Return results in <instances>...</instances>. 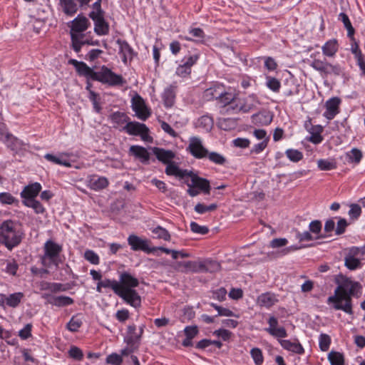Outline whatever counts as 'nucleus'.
<instances>
[{
    "label": "nucleus",
    "mask_w": 365,
    "mask_h": 365,
    "mask_svg": "<svg viewBox=\"0 0 365 365\" xmlns=\"http://www.w3.org/2000/svg\"><path fill=\"white\" fill-rule=\"evenodd\" d=\"M331 338L327 334H321L319 338V346L322 351H327L329 349Z\"/></svg>",
    "instance_id": "a18cd8bd"
},
{
    "label": "nucleus",
    "mask_w": 365,
    "mask_h": 365,
    "mask_svg": "<svg viewBox=\"0 0 365 365\" xmlns=\"http://www.w3.org/2000/svg\"><path fill=\"white\" fill-rule=\"evenodd\" d=\"M41 190V184L39 182H34L24 187L20 195L24 200H34L40 192Z\"/></svg>",
    "instance_id": "a211bd4d"
},
{
    "label": "nucleus",
    "mask_w": 365,
    "mask_h": 365,
    "mask_svg": "<svg viewBox=\"0 0 365 365\" xmlns=\"http://www.w3.org/2000/svg\"><path fill=\"white\" fill-rule=\"evenodd\" d=\"M43 298L47 299V302L58 307H66L73 304V299L67 296H54L45 294Z\"/></svg>",
    "instance_id": "f3484780"
},
{
    "label": "nucleus",
    "mask_w": 365,
    "mask_h": 365,
    "mask_svg": "<svg viewBox=\"0 0 365 365\" xmlns=\"http://www.w3.org/2000/svg\"><path fill=\"white\" fill-rule=\"evenodd\" d=\"M101 1L102 0H97L95 3L93 4L92 8L93 11L90 13V18H92V16L94 17L104 16V11L101 9Z\"/></svg>",
    "instance_id": "680f3d73"
},
{
    "label": "nucleus",
    "mask_w": 365,
    "mask_h": 365,
    "mask_svg": "<svg viewBox=\"0 0 365 365\" xmlns=\"http://www.w3.org/2000/svg\"><path fill=\"white\" fill-rule=\"evenodd\" d=\"M110 118L112 123H113L114 127H117L118 125H123L125 123H127V121L129 119V118L125 113L118 111L112 113L110 115Z\"/></svg>",
    "instance_id": "72a5a7b5"
},
{
    "label": "nucleus",
    "mask_w": 365,
    "mask_h": 365,
    "mask_svg": "<svg viewBox=\"0 0 365 365\" xmlns=\"http://www.w3.org/2000/svg\"><path fill=\"white\" fill-rule=\"evenodd\" d=\"M310 66L324 77L329 76H339L343 74V68L339 64L333 65L327 61L314 59L312 61Z\"/></svg>",
    "instance_id": "39448f33"
},
{
    "label": "nucleus",
    "mask_w": 365,
    "mask_h": 365,
    "mask_svg": "<svg viewBox=\"0 0 365 365\" xmlns=\"http://www.w3.org/2000/svg\"><path fill=\"white\" fill-rule=\"evenodd\" d=\"M138 285V279L131 275L130 273L124 272L120 274L118 282V286L120 287V289H134Z\"/></svg>",
    "instance_id": "dca6fc26"
},
{
    "label": "nucleus",
    "mask_w": 365,
    "mask_h": 365,
    "mask_svg": "<svg viewBox=\"0 0 365 365\" xmlns=\"http://www.w3.org/2000/svg\"><path fill=\"white\" fill-rule=\"evenodd\" d=\"M62 246L51 240H47L43 245V255L41 257L42 264L46 267L54 266L58 267L60 262V254Z\"/></svg>",
    "instance_id": "20e7f679"
},
{
    "label": "nucleus",
    "mask_w": 365,
    "mask_h": 365,
    "mask_svg": "<svg viewBox=\"0 0 365 365\" xmlns=\"http://www.w3.org/2000/svg\"><path fill=\"white\" fill-rule=\"evenodd\" d=\"M68 354L70 358L76 361H80L83 359V353L82 350L76 346H71Z\"/></svg>",
    "instance_id": "de8ad7c7"
},
{
    "label": "nucleus",
    "mask_w": 365,
    "mask_h": 365,
    "mask_svg": "<svg viewBox=\"0 0 365 365\" xmlns=\"http://www.w3.org/2000/svg\"><path fill=\"white\" fill-rule=\"evenodd\" d=\"M191 68H190L182 63V64H180L177 67L175 73L177 76L180 77L185 78L190 76V74L191 73Z\"/></svg>",
    "instance_id": "69168bd1"
},
{
    "label": "nucleus",
    "mask_w": 365,
    "mask_h": 365,
    "mask_svg": "<svg viewBox=\"0 0 365 365\" xmlns=\"http://www.w3.org/2000/svg\"><path fill=\"white\" fill-rule=\"evenodd\" d=\"M68 63L76 68L79 75L83 76L88 79L97 81L103 83H107L112 86H122L125 83L122 76L113 73L110 69L105 66L101 67L100 71L96 72L83 61H78L76 59H70Z\"/></svg>",
    "instance_id": "f03ea898"
},
{
    "label": "nucleus",
    "mask_w": 365,
    "mask_h": 365,
    "mask_svg": "<svg viewBox=\"0 0 365 365\" xmlns=\"http://www.w3.org/2000/svg\"><path fill=\"white\" fill-rule=\"evenodd\" d=\"M132 109L136 116L142 120L148 119L151 114L143 99L138 95L132 98Z\"/></svg>",
    "instance_id": "9b49d317"
},
{
    "label": "nucleus",
    "mask_w": 365,
    "mask_h": 365,
    "mask_svg": "<svg viewBox=\"0 0 365 365\" xmlns=\"http://www.w3.org/2000/svg\"><path fill=\"white\" fill-rule=\"evenodd\" d=\"M255 122H259L262 124L268 125L272 122V118L270 115L264 113H258L252 115Z\"/></svg>",
    "instance_id": "bf43d9fd"
},
{
    "label": "nucleus",
    "mask_w": 365,
    "mask_h": 365,
    "mask_svg": "<svg viewBox=\"0 0 365 365\" xmlns=\"http://www.w3.org/2000/svg\"><path fill=\"white\" fill-rule=\"evenodd\" d=\"M24 237V233L16 222L6 220L0 224V244L9 250L18 246Z\"/></svg>",
    "instance_id": "7ed1b4c3"
},
{
    "label": "nucleus",
    "mask_w": 365,
    "mask_h": 365,
    "mask_svg": "<svg viewBox=\"0 0 365 365\" xmlns=\"http://www.w3.org/2000/svg\"><path fill=\"white\" fill-rule=\"evenodd\" d=\"M116 43L119 46V53L122 56V61L127 64L128 61H131L136 53L126 41L118 39Z\"/></svg>",
    "instance_id": "2eb2a0df"
},
{
    "label": "nucleus",
    "mask_w": 365,
    "mask_h": 365,
    "mask_svg": "<svg viewBox=\"0 0 365 365\" xmlns=\"http://www.w3.org/2000/svg\"><path fill=\"white\" fill-rule=\"evenodd\" d=\"M328 359L331 365H344V357L340 352L331 351L328 354Z\"/></svg>",
    "instance_id": "c9c22d12"
},
{
    "label": "nucleus",
    "mask_w": 365,
    "mask_h": 365,
    "mask_svg": "<svg viewBox=\"0 0 365 365\" xmlns=\"http://www.w3.org/2000/svg\"><path fill=\"white\" fill-rule=\"evenodd\" d=\"M361 214V208L357 204H351L349 215L351 219H357Z\"/></svg>",
    "instance_id": "774afa93"
},
{
    "label": "nucleus",
    "mask_w": 365,
    "mask_h": 365,
    "mask_svg": "<svg viewBox=\"0 0 365 365\" xmlns=\"http://www.w3.org/2000/svg\"><path fill=\"white\" fill-rule=\"evenodd\" d=\"M152 232L156 235L157 238L158 239H163L165 241L170 240V235L169 232L161 226H158L153 229Z\"/></svg>",
    "instance_id": "c03bdc74"
},
{
    "label": "nucleus",
    "mask_w": 365,
    "mask_h": 365,
    "mask_svg": "<svg viewBox=\"0 0 365 365\" xmlns=\"http://www.w3.org/2000/svg\"><path fill=\"white\" fill-rule=\"evenodd\" d=\"M322 53L324 56L333 57L338 51V43L336 39H331L322 46Z\"/></svg>",
    "instance_id": "c756f323"
},
{
    "label": "nucleus",
    "mask_w": 365,
    "mask_h": 365,
    "mask_svg": "<svg viewBox=\"0 0 365 365\" xmlns=\"http://www.w3.org/2000/svg\"><path fill=\"white\" fill-rule=\"evenodd\" d=\"M318 168L321 170H331L336 168V163L328 160L320 159L317 161Z\"/></svg>",
    "instance_id": "13d9d810"
},
{
    "label": "nucleus",
    "mask_w": 365,
    "mask_h": 365,
    "mask_svg": "<svg viewBox=\"0 0 365 365\" xmlns=\"http://www.w3.org/2000/svg\"><path fill=\"white\" fill-rule=\"evenodd\" d=\"M344 264L350 270H355L361 267L360 259L347 255L344 258Z\"/></svg>",
    "instance_id": "e433bc0d"
},
{
    "label": "nucleus",
    "mask_w": 365,
    "mask_h": 365,
    "mask_svg": "<svg viewBox=\"0 0 365 365\" xmlns=\"http://www.w3.org/2000/svg\"><path fill=\"white\" fill-rule=\"evenodd\" d=\"M106 361L107 364L112 365H121L123 359L120 355L113 353L106 357Z\"/></svg>",
    "instance_id": "338daca9"
},
{
    "label": "nucleus",
    "mask_w": 365,
    "mask_h": 365,
    "mask_svg": "<svg viewBox=\"0 0 365 365\" xmlns=\"http://www.w3.org/2000/svg\"><path fill=\"white\" fill-rule=\"evenodd\" d=\"M123 130L129 135H140L143 140H148L149 129L143 123L136 121L128 122Z\"/></svg>",
    "instance_id": "1a4fd4ad"
},
{
    "label": "nucleus",
    "mask_w": 365,
    "mask_h": 365,
    "mask_svg": "<svg viewBox=\"0 0 365 365\" xmlns=\"http://www.w3.org/2000/svg\"><path fill=\"white\" fill-rule=\"evenodd\" d=\"M83 36V35L71 32L72 47L76 53H78L81 49V46L86 43V41H81Z\"/></svg>",
    "instance_id": "4c0bfd02"
},
{
    "label": "nucleus",
    "mask_w": 365,
    "mask_h": 365,
    "mask_svg": "<svg viewBox=\"0 0 365 365\" xmlns=\"http://www.w3.org/2000/svg\"><path fill=\"white\" fill-rule=\"evenodd\" d=\"M64 154H60L58 156L53 155L50 153H47L44 155V158L49 162H51L56 165H63L65 167L70 168L71 167V164L67 160L63 159V155Z\"/></svg>",
    "instance_id": "2f4dec72"
},
{
    "label": "nucleus",
    "mask_w": 365,
    "mask_h": 365,
    "mask_svg": "<svg viewBox=\"0 0 365 365\" xmlns=\"http://www.w3.org/2000/svg\"><path fill=\"white\" fill-rule=\"evenodd\" d=\"M219 126L225 130L234 129L236 126V121L232 118H222L219 120Z\"/></svg>",
    "instance_id": "49530a36"
},
{
    "label": "nucleus",
    "mask_w": 365,
    "mask_h": 365,
    "mask_svg": "<svg viewBox=\"0 0 365 365\" xmlns=\"http://www.w3.org/2000/svg\"><path fill=\"white\" fill-rule=\"evenodd\" d=\"M71 32L79 34L88 29L89 21L86 17L78 15L71 21Z\"/></svg>",
    "instance_id": "412c9836"
},
{
    "label": "nucleus",
    "mask_w": 365,
    "mask_h": 365,
    "mask_svg": "<svg viewBox=\"0 0 365 365\" xmlns=\"http://www.w3.org/2000/svg\"><path fill=\"white\" fill-rule=\"evenodd\" d=\"M286 155L291 161L295 163L299 162L303 158L302 153L294 149L287 150Z\"/></svg>",
    "instance_id": "864d4df0"
},
{
    "label": "nucleus",
    "mask_w": 365,
    "mask_h": 365,
    "mask_svg": "<svg viewBox=\"0 0 365 365\" xmlns=\"http://www.w3.org/2000/svg\"><path fill=\"white\" fill-rule=\"evenodd\" d=\"M22 203L28 207L34 209L36 214H43L46 212V209L43 205L39 202L34 200H23Z\"/></svg>",
    "instance_id": "473e14b6"
},
{
    "label": "nucleus",
    "mask_w": 365,
    "mask_h": 365,
    "mask_svg": "<svg viewBox=\"0 0 365 365\" xmlns=\"http://www.w3.org/2000/svg\"><path fill=\"white\" fill-rule=\"evenodd\" d=\"M250 354L256 365H261L263 363L264 357L261 349L253 348L250 351Z\"/></svg>",
    "instance_id": "4d7b16f0"
},
{
    "label": "nucleus",
    "mask_w": 365,
    "mask_h": 365,
    "mask_svg": "<svg viewBox=\"0 0 365 365\" xmlns=\"http://www.w3.org/2000/svg\"><path fill=\"white\" fill-rule=\"evenodd\" d=\"M42 289L50 290L51 292H54V293L65 290L62 284L55 283V282H53V283L46 282L43 285Z\"/></svg>",
    "instance_id": "e2e57ef3"
},
{
    "label": "nucleus",
    "mask_w": 365,
    "mask_h": 365,
    "mask_svg": "<svg viewBox=\"0 0 365 365\" xmlns=\"http://www.w3.org/2000/svg\"><path fill=\"white\" fill-rule=\"evenodd\" d=\"M63 11L68 16H73L78 11V4L75 0H59Z\"/></svg>",
    "instance_id": "cd10ccee"
},
{
    "label": "nucleus",
    "mask_w": 365,
    "mask_h": 365,
    "mask_svg": "<svg viewBox=\"0 0 365 365\" xmlns=\"http://www.w3.org/2000/svg\"><path fill=\"white\" fill-rule=\"evenodd\" d=\"M84 257L93 264H98L100 262L98 255L93 250H86L84 253Z\"/></svg>",
    "instance_id": "0e129e2a"
},
{
    "label": "nucleus",
    "mask_w": 365,
    "mask_h": 365,
    "mask_svg": "<svg viewBox=\"0 0 365 365\" xmlns=\"http://www.w3.org/2000/svg\"><path fill=\"white\" fill-rule=\"evenodd\" d=\"M163 98L166 107H171L173 105L175 98V91L174 86H169L165 89Z\"/></svg>",
    "instance_id": "7c9ffc66"
},
{
    "label": "nucleus",
    "mask_w": 365,
    "mask_h": 365,
    "mask_svg": "<svg viewBox=\"0 0 365 365\" xmlns=\"http://www.w3.org/2000/svg\"><path fill=\"white\" fill-rule=\"evenodd\" d=\"M207 95H211L212 98H215L218 101L219 103L222 106L221 110L226 108V107L237 96V94L232 92H221L220 93H217V90L214 88L207 89Z\"/></svg>",
    "instance_id": "ddd939ff"
},
{
    "label": "nucleus",
    "mask_w": 365,
    "mask_h": 365,
    "mask_svg": "<svg viewBox=\"0 0 365 365\" xmlns=\"http://www.w3.org/2000/svg\"><path fill=\"white\" fill-rule=\"evenodd\" d=\"M130 153L143 163L149 161L150 154L144 147L132 145L130 148Z\"/></svg>",
    "instance_id": "b1692460"
},
{
    "label": "nucleus",
    "mask_w": 365,
    "mask_h": 365,
    "mask_svg": "<svg viewBox=\"0 0 365 365\" xmlns=\"http://www.w3.org/2000/svg\"><path fill=\"white\" fill-rule=\"evenodd\" d=\"M341 99L333 97L325 103L326 111L323 115L328 120H332L339 113Z\"/></svg>",
    "instance_id": "4468645a"
},
{
    "label": "nucleus",
    "mask_w": 365,
    "mask_h": 365,
    "mask_svg": "<svg viewBox=\"0 0 365 365\" xmlns=\"http://www.w3.org/2000/svg\"><path fill=\"white\" fill-rule=\"evenodd\" d=\"M88 98L93 103L94 110L97 113H100L101 110V106H100V98L98 96V94H97L93 91H90Z\"/></svg>",
    "instance_id": "052dcab7"
},
{
    "label": "nucleus",
    "mask_w": 365,
    "mask_h": 365,
    "mask_svg": "<svg viewBox=\"0 0 365 365\" xmlns=\"http://www.w3.org/2000/svg\"><path fill=\"white\" fill-rule=\"evenodd\" d=\"M83 324L82 319L80 318V315L77 314L73 316L70 321L68 322L66 327L71 332H76L81 328Z\"/></svg>",
    "instance_id": "f704fd0d"
},
{
    "label": "nucleus",
    "mask_w": 365,
    "mask_h": 365,
    "mask_svg": "<svg viewBox=\"0 0 365 365\" xmlns=\"http://www.w3.org/2000/svg\"><path fill=\"white\" fill-rule=\"evenodd\" d=\"M279 343L284 349L295 354H302L304 352L303 346L299 341L292 342L289 340L282 339Z\"/></svg>",
    "instance_id": "bb28decb"
},
{
    "label": "nucleus",
    "mask_w": 365,
    "mask_h": 365,
    "mask_svg": "<svg viewBox=\"0 0 365 365\" xmlns=\"http://www.w3.org/2000/svg\"><path fill=\"white\" fill-rule=\"evenodd\" d=\"M277 301L275 294L269 292L262 294L257 298V304L267 308L272 307Z\"/></svg>",
    "instance_id": "a878e982"
},
{
    "label": "nucleus",
    "mask_w": 365,
    "mask_h": 365,
    "mask_svg": "<svg viewBox=\"0 0 365 365\" xmlns=\"http://www.w3.org/2000/svg\"><path fill=\"white\" fill-rule=\"evenodd\" d=\"M24 297L23 292H15L9 295L0 294V306L16 308L20 304Z\"/></svg>",
    "instance_id": "f8f14e48"
},
{
    "label": "nucleus",
    "mask_w": 365,
    "mask_h": 365,
    "mask_svg": "<svg viewBox=\"0 0 365 365\" xmlns=\"http://www.w3.org/2000/svg\"><path fill=\"white\" fill-rule=\"evenodd\" d=\"M89 186L92 190H100L106 187L108 185V180L105 177H98L93 175L88 180Z\"/></svg>",
    "instance_id": "393cba45"
},
{
    "label": "nucleus",
    "mask_w": 365,
    "mask_h": 365,
    "mask_svg": "<svg viewBox=\"0 0 365 365\" xmlns=\"http://www.w3.org/2000/svg\"><path fill=\"white\" fill-rule=\"evenodd\" d=\"M207 157L210 161L217 165H223L226 162L225 158L216 152L208 153Z\"/></svg>",
    "instance_id": "6e6d98bb"
},
{
    "label": "nucleus",
    "mask_w": 365,
    "mask_h": 365,
    "mask_svg": "<svg viewBox=\"0 0 365 365\" xmlns=\"http://www.w3.org/2000/svg\"><path fill=\"white\" fill-rule=\"evenodd\" d=\"M117 295L126 304L134 308L141 306V297L135 289H120Z\"/></svg>",
    "instance_id": "6e6552de"
},
{
    "label": "nucleus",
    "mask_w": 365,
    "mask_h": 365,
    "mask_svg": "<svg viewBox=\"0 0 365 365\" xmlns=\"http://www.w3.org/2000/svg\"><path fill=\"white\" fill-rule=\"evenodd\" d=\"M153 152L159 161L166 165L172 162V160L175 157V153L172 150H165L158 147L153 148Z\"/></svg>",
    "instance_id": "6ab92c4d"
},
{
    "label": "nucleus",
    "mask_w": 365,
    "mask_h": 365,
    "mask_svg": "<svg viewBox=\"0 0 365 365\" xmlns=\"http://www.w3.org/2000/svg\"><path fill=\"white\" fill-rule=\"evenodd\" d=\"M191 178L192 185L200 189L204 193L209 194L210 190V182L205 178L198 177L191 172V175H188Z\"/></svg>",
    "instance_id": "5701e85b"
},
{
    "label": "nucleus",
    "mask_w": 365,
    "mask_h": 365,
    "mask_svg": "<svg viewBox=\"0 0 365 365\" xmlns=\"http://www.w3.org/2000/svg\"><path fill=\"white\" fill-rule=\"evenodd\" d=\"M205 272L214 273L220 269V264L219 262L214 260H205Z\"/></svg>",
    "instance_id": "8fccbe9b"
},
{
    "label": "nucleus",
    "mask_w": 365,
    "mask_h": 365,
    "mask_svg": "<svg viewBox=\"0 0 365 365\" xmlns=\"http://www.w3.org/2000/svg\"><path fill=\"white\" fill-rule=\"evenodd\" d=\"M165 173L168 175H172L180 179L191 175V172L187 170H181L176 164L173 162L168 163L165 168Z\"/></svg>",
    "instance_id": "4be33fe9"
},
{
    "label": "nucleus",
    "mask_w": 365,
    "mask_h": 365,
    "mask_svg": "<svg viewBox=\"0 0 365 365\" xmlns=\"http://www.w3.org/2000/svg\"><path fill=\"white\" fill-rule=\"evenodd\" d=\"M197 123L200 127L209 130L213 125V120L208 115H203L198 119Z\"/></svg>",
    "instance_id": "3c124183"
},
{
    "label": "nucleus",
    "mask_w": 365,
    "mask_h": 365,
    "mask_svg": "<svg viewBox=\"0 0 365 365\" xmlns=\"http://www.w3.org/2000/svg\"><path fill=\"white\" fill-rule=\"evenodd\" d=\"M339 19L344 23L345 28L347 29L348 36L353 37L354 34V29L350 22L349 16L344 13H340Z\"/></svg>",
    "instance_id": "ea45409f"
},
{
    "label": "nucleus",
    "mask_w": 365,
    "mask_h": 365,
    "mask_svg": "<svg viewBox=\"0 0 365 365\" xmlns=\"http://www.w3.org/2000/svg\"><path fill=\"white\" fill-rule=\"evenodd\" d=\"M187 150L192 156L198 159L206 158L208 154V150L203 146L201 139L198 137L190 138Z\"/></svg>",
    "instance_id": "9d476101"
},
{
    "label": "nucleus",
    "mask_w": 365,
    "mask_h": 365,
    "mask_svg": "<svg viewBox=\"0 0 365 365\" xmlns=\"http://www.w3.org/2000/svg\"><path fill=\"white\" fill-rule=\"evenodd\" d=\"M266 85L270 90L276 93L279 91L281 87L280 81L276 78L271 76L267 77Z\"/></svg>",
    "instance_id": "09e8293b"
},
{
    "label": "nucleus",
    "mask_w": 365,
    "mask_h": 365,
    "mask_svg": "<svg viewBox=\"0 0 365 365\" xmlns=\"http://www.w3.org/2000/svg\"><path fill=\"white\" fill-rule=\"evenodd\" d=\"M0 202L3 205H19V200L9 192L0 193Z\"/></svg>",
    "instance_id": "58836bf2"
},
{
    "label": "nucleus",
    "mask_w": 365,
    "mask_h": 365,
    "mask_svg": "<svg viewBox=\"0 0 365 365\" xmlns=\"http://www.w3.org/2000/svg\"><path fill=\"white\" fill-rule=\"evenodd\" d=\"M346 155L349 158V162L354 163L355 164H359L363 156L361 151L357 148L351 149Z\"/></svg>",
    "instance_id": "79ce46f5"
},
{
    "label": "nucleus",
    "mask_w": 365,
    "mask_h": 365,
    "mask_svg": "<svg viewBox=\"0 0 365 365\" xmlns=\"http://www.w3.org/2000/svg\"><path fill=\"white\" fill-rule=\"evenodd\" d=\"M217 206L216 204H211L210 205H205L202 203H197L195 206V211L199 214H204L206 212L214 211L217 209Z\"/></svg>",
    "instance_id": "603ef678"
},
{
    "label": "nucleus",
    "mask_w": 365,
    "mask_h": 365,
    "mask_svg": "<svg viewBox=\"0 0 365 365\" xmlns=\"http://www.w3.org/2000/svg\"><path fill=\"white\" fill-rule=\"evenodd\" d=\"M200 54L199 52H195L193 53H190L188 56H185L182 59V63L186 65L187 67L192 69V67L196 64L197 61L199 60Z\"/></svg>",
    "instance_id": "a19ab883"
},
{
    "label": "nucleus",
    "mask_w": 365,
    "mask_h": 365,
    "mask_svg": "<svg viewBox=\"0 0 365 365\" xmlns=\"http://www.w3.org/2000/svg\"><path fill=\"white\" fill-rule=\"evenodd\" d=\"M100 285H103V287L104 288H110L115 294H118L120 289V287L118 286V282L114 279L111 280L109 279H106L104 280L100 281Z\"/></svg>",
    "instance_id": "37998d69"
},
{
    "label": "nucleus",
    "mask_w": 365,
    "mask_h": 365,
    "mask_svg": "<svg viewBox=\"0 0 365 365\" xmlns=\"http://www.w3.org/2000/svg\"><path fill=\"white\" fill-rule=\"evenodd\" d=\"M128 243L133 251H143L146 254L155 253V248L150 247L151 242L146 238L130 235L128 237Z\"/></svg>",
    "instance_id": "423d86ee"
},
{
    "label": "nucleus",
    "mask_w": 365,
    "mask_h": 365,
    "mask_svg": "<svg viewBox=\"0 0 365 365\" xmlns=\"http://www.w3.org/2000/svg\"><path fill=\"white\" fill-rule=\"evenodd\" d=\"M361 292V286L357 282L346 280L334 289V295L327 299V303L332 304L336 310H342L349 314H353L352 297H359Z\"/></svg>",
    "instance_id": "f257e3e1"
},
{
    "label": "nucleus",
    "mask_w": 365,
    "mask_h": 365,
    "mask_svg": "<svg viewBox=\"0 0 365 365\" xmlns=\"http://www.w3.org/2000/svg\"><path fill=\"white\" fill-rule=\"evenodd\" d=\"M253 107L252 104H248L245 99L240 98L237 95L226 108L221 110V113L222 114L237 113L240 111L247 113L252 110Z\"/></svg>",
    "instance_id": "0eeeda50"
},
{
    "label": "nucleus",
    "mask_w": 365,
    "mask_h": 365,
    "mask_svg": "<svg viewBox=\"0 0 365 365\" xmlns=\"http://www.w3.org/2000/svg\"><path fill=\"white\" fill-rule=\"evenodd\" d=\"M94 21V31L99 36L107 35L109 33V25L106 21L104 16L91 18Z\"/></svg>",
    "instance_id": "aec40b11"
},
{
    "label": "nucleus",
    "mask_w": 365,
    "mask_h": 365,
    "mask_svg": "<svg viewBox=\"0 0 365 365\" xmlns=\"http://www.w3.org/2000/svg\"><path fill=\"white\" fill-rule=\"evenodd\" d=\"M179 267H182V272H192L196 271V261H187L180 262L178 263Z\"/></svg>",
    "instance_id": "5fc2aeb1"
},
{
    "label": "nucleus",
    "mask_w": 365,
    "mask_h": 365,
    "mask_svg": "<svg viewBox=\"0 0 365 365\" xmlns=\"http://www.w3.org/2000/svg\"><path fill=\"white\" fill-rule=\"evenodd\" d=\"M143 329L142 327L139 329V333H136V327L135 325H130L128 327V336L125 338V341L128 345L134 344L135 341L140 339Z\"/></svg>",
    "instance_id": "c85d7f7f"
}]
</instances>
